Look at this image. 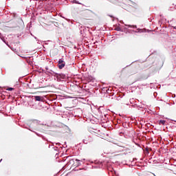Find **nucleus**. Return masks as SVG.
Segmentation results:
<instances>
[{
    "mask_svg": "<svg viewBox=\"0 0 176 176\" xmlns=\"http://www.w3.org/2000/svg\"><path fill=\"white\" fill-rule=\"evenodd\" d=\"M2 160H0V162Z\"/></svg>",
    "mask_w": 176,
    "mask_h": 176,
    "instance_id": "obj_13",
    "label": "nucleus"
},
{
    "mask_svg": "<svg viewBox=\"0 0 176 176\" xmlns=\"http://www.w3.org/2000/svg\"><path fill=\"white\" fill-rule=\"evenodd\" d=\"M109 2H111V3H116L118 2V0H108Z\"/></svg>",
    "mask_w": 176,
    "mask_h": 176,
    "instance_id": "obj_7",
    "label": "nucleus"
},
{
    "mask_svg": "<svg viewBox=\"0 0 176 176\" xmlns=\"http://www.w3.org/2000/svg\"><path fill=\"white\" fill-rule=\"evenodd\" d=\"M122 72H127L128 74H133V72H131V68L130 67H125L122 69Z\"/></svg>",
    "mask_w": 176,
    "mask_h": 176,
    "instance_id": "obj_4",
    "label": "nucleus"
},
{
    "mask_svg": "<svg viewBox=\"0 0 176 176\" xmlns=\"http://www.w3.org/2000/svg\"><path fill=\"white\" fill-rule=\"evenodd\" d=\"M34 98L36 100V101H43V98H42L41 96H34Z\"/></svg>",
    "mask_w": 176,
    "mask_h": 176,
    "instance_id": "obj_6",
    "label": "nucleus"
},
{
    "mask_svg": "<svg viewBox=\"0 0 176 176\" xmlns=\"http://www.w3.org/2000/svg\"><path fill=\"white\" fill-rule=\"evenodd\" d=\"M135 13L138 14V13H141V10H139L138 11H135Z\"/></svg>",
    "mask_w": 176,
    "mask_h": 176,
    "instance_id": "obj_9",
    "label": "nucleus"
},
{
    "mask_svg": "<svg viewBox=\"0 0 176 176\" xmlns=\"http://www.w3.org/2000/svg\"><path fill=\"white\" fill-rule=\"evenodd\" d=\"M55 76L57 78V79H65L67 78V76L64 74H56Z\"/></svg>",
    "mask_w": 176,
    "mask_h": 176,
    "instance_id": "obj_3",
    "label": "nucleus"
},
{
    "mask_svg": "<svg viewBox=\"0 0 176 176\" xmlns=\"http://www.w3.org/2000/svg\"><path fill=\"white\" fill-rule=\"evenodd\" d=\"M128 27H131V25H128Z\"/></svg>",
    "mask_w": 176,
    "mask_h": 176,
    "instance_id": "obj_12",
    "label": "nucleus"
},
{
    "mask_svg": "<svg viewBox=\"0 0 176 176\" xmlns=\"http://www.w3.org/2000/svg\"><path fill=\"white\" fill-rule=\"evenodd\" d=\"M76 162H80V160H76Z\"/></svg>",
    "mask_w": 176,
    "mask_h": 176,
    "instance_id": "obj_11",
    "label": "nucleus"
},
{
    "mask_svg": "<svg viewBox=\"0 0 176 176\" xmlns=\"http://www.w3.org/2000/svg\"><path fill=\"white\" fill-rule=\"evenodd\" d=\"M7 90H8V91H12V90H14V89L12 88V87H9V88L7 89Z\"/></svg>",
    "mask_w": 176,
    "mask_h": 176,
    "instance_id": "obj_8",
    "label": "nucleus"
},
{
    "mask_svg": "<svg viewBox=\"0 0 176 176\" xmlns=\"http://www.w3.org/2000/svg\"><path fill=\"white\" fill-rule=\"evenodd\" d=\"M159 124L160 125H162V126H165V124H167V121L166 120H160L159 121Z\"/></svg>",
    "mask_w": 176,
    "mask_h": 176,
    "instance_id": "obj_5",
    "label": "nucleus"
},
{
    "mask_svg": "<svg viewBox=\"0 0 176 176\" xmlns=\"http://www.w3.org/2000/svg\"><path fill=\"white\" fill-rule=\"evenodd\" d=\"M58 67L59 69H63V68H64V67H65V62L64 61V60L59 59V60L58 62Z\"/></svg>",
    "mask_w": 176,
    "mask_h": 176,
    "instance_id": "obj_1",
    "label": "nucleus"
},
{
    "mask_svg": "<svg viewBox=\"0 0 176 176\" xmlns=\"http://www.w3.org/2000/svg\"><path fill=\"white\" fill-rule=\"evenodd\" d=\"M147 64H148V67H152V65L155 64V58H148L147 60Z\"/></svg>",
    "mask_w": 176,
    "mask_h": 176,
    "instance_id": "obj_2",
    "label": "nucleus"
},
{
    "mask_svg": "<svg viewBox=\"0 0 176 176\" xmlns=\"http://www.w3.org/2000/svg\"><path fill=\"white\" fill-rule=\"evenodd\" d=\"M116 30V31H120V28H117Z\"/></svg>",
    "mask_w": 176,
    "mask_h": 176,
    "instance_id": "obj_10",
    "label": "nucleus"
}]
</instances>
